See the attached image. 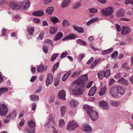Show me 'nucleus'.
Returning a JSON list of instances; mask_svg holds the SVG:
<instances>
[{
  "label": "nucleus",
  "mask_w": 133,
  "mask_h": 133,
  "mask_svg": "<svg viewBox=\"0 0 133 133\" xmlns=\"http://www.w3.org/2000/svg\"><path fill=\"white\" fill-rule=\"evenodd\" d=\"M73 28L75 31L79 33H83L84 32V29L82 28L78 27L76 25H74Z\"/></svg>",
  "instance_id": "a211bd4d"
},
{
  "label": "nucleus",
  "mask_w": 133,
  "mask_h": 133,
  "mask_svg": "<svg viewBox=\"0 0 133 133\" xmlns=\"http://www.w3.org/2000/svg\"><path fill=\"white\" fill-rule=\"evenodd\" d=\"M63 34L62 33L59 32L55 38V41H57L60 39L62 37Z\"/></svg>",
  "instance_id": "cd10ccee"
},
{
  "label": "nucleus",
  "mask_w": 133,
  "mask_h": 133,
  "mask_svg": "<svg viewBox=\"0 0 133 133\" xmlns=\"http://www.w3.org/2000/svg\"><path fill=\"white\" fill-rule=\"evenodd\" d=\"M96 91V87L94 86L92 87L89 91L88 95L90 96H93L95 94Z\"/></svg>",
  "instance_id": "dca6fc26"
},
{
  "label": "nucleus",
  "mask_w": 133,
  "mask_h": 133,
  "mask_svg": "<svg viewBox=\"0 0 133 133\" xmlns=\"http://www.w3.org/2000/svg\"><path fill=\"white\" fill-rule=\"evenodd\" d=\"M88 80L87 75H85L83 76L79 77L73 83L72 86V91L75 95H80L84 92L82 85Z\"/></svg>",
  "instance_id": "f257e3e1"
},
{
  "label": "nucleus",
  "mask_w": 133,
  "mask_h": 133,
  "mask_svg": "<svg viewBox=\"0 0 133 133\" xmlns=\"http://www.w3.org/2000/svg\"><path fill=\"white\" fill-rule=\"evenodd\" d=\"M105 71H103L98 73V78L100 79H102L104 77Z\"/></svg>",
  "instance_id": "f704fd0d"
},
{
  "label": "nucleus",
  "mask_w": 133,
  "mask_h": 133,
  "mask_svg": "<svg viewBox=\"0 0 133 133\" xmlns=\"http://www.w3.org/2000/svg\"><path fill=\"white\" fill-rule=\"evenodd\" d=\"M70 104L72 107H76L78 104V103L77 101L74 99L70 102Z\"/></svg>",
  "instance_id": "aec40b11"
},
{
  "label": "nucleus",
  "mask_w": 133,
  "mask_h": 133,
  "mask_svg": "<svg viewBox=\"0 0 133 133\" xmlns=\"http://www.w3.org/2000/svg\"><path fill=\"white\" fill-rule=\"evenodd\" d=\"M118 93L120 94H123L124 92V89L122 87L118 86L117 88Z\"/></svg>",
  "instance_id": "bb28decb"
},
{
  "label": "nucleus",
  "mask_w": 133,
  "mask_h": 133,
  "mask_svg": "<svg viewBox=\"0 0 133 133\" xmlns=\"http://www.w3.org/2000/svg\"><path fill=\"white\" fill-rule=\"evenodd\" d=\"M110 93L113 97H117L118 93L117 88L114 87H112L110 89Z\"/></svg>",
  "instance_id": "1a4fd4ad"
},
{
  "label": "nucleus",
  "mask_w": 133,
  "mask_h": 133,
  "mask_svg": "<svg viewBox=\"0 0 133 133\" xmlns=\"http://www.w3.org/2000/svg\"><path fill=\"white\" fill-rule=\"evenodd\" d=\"M101 59L99 58H97L95 59L94 61V63L97 65L101 61Z\"/></svg>",
  "instance_id": "680f3d73"
},
{
  "label": "nucleus",
  "mask_w": 133,
  "mask_h": 133,
  "mask_svg": "<svg viewBox=\"0 0 133 133\" xmlns=\"http://www.w3.org/2000/svg\"><path fill=\"white\" fill-rule=\"evenodd\" d=\"M76 42L77 43L83 46H85L87 44L85 42L80 39L77 40Z\"/></svg>",
  "instance_id": "2f4dec72"
},
{
  "label": "nucleus",
  "mask_w": 133,
  "mask_h": 133,
  "mask_svg": "<svg viewBox=\"0 0 133 133\" xmlns=\"http://www.w3.org/2000/svg\"><path fill=\"white\" fill-rule=\"evenodd\" d=\"M33 21L34 23L38 24L40 22V20L37 18H34L33 19Z\"/></svg>",
  "instance_id": "bf43d9fd"
},
{
  "label": "nucleus",
  "mask_w": 133,
  "mask_h": 133,
  "mask_svg": "<svg viewBox=\"0 0 133 133\" xmlns=\"http://www.w3.org/2000/svg\"><path fill=\"white\" fill-rule=\"evenodd\" d=\"M78 126V124L75 121H72L68 122L66 127V129L68 131H72L74 130Z\"/></svg>",
  "instance_id": "20e7f679"
},
{
  "label": "nucleus",
  "mask_w": 133,
  "mask_h": 133,
  "mask_svg": "<svg viewBox=\"0 0 133 133\" xmlns=\"http://www.w3.org/2000/svg\"><path fill=\"white\" fill-rule=\"evenodd\" d=\"M99 105L100 106L102 107L104 109H107L108 108V105L106 102L103 101H101L99 102Z\"/></svg>",
  "instance_id": "6ab92c4d"
},
{
  "label": "nucleus",
  "mask_w": 133,
  "mask_h": 133,
  "mask_svg": "<svg viewBox=\"0 0 133 133\" xmlns=\"http://www.w3.org/2000/svg\"><path fill=\"white\" fill-rule=\"evenodd\" d=\"M80 72L79 71L75 72L71 76L72 78H75L78 76L80 74Z\"/></svg>",
  "instance_id": "49530a36"
},
{
  "label": "nucleus",
  "mask_w": 133,
  "mask_h": 133,
  "mask_svg": "<svg viewBox=\"0 0 133 133\" xmlns=\"http://www.w3.org/2000/svg\"><path fill=\"white\" fill-rule=\"evenodd\" d=\"M115 26L117 28V30L119 32L121 30V28L120 26L118 24H115Z\"/></svg>",
  "instance_id": "6e6d98bb"
},
{
  "label": "nucleus",
  "mask_w": 133,
  "mask_h": 133,
  "mask_svg": "<svg viewBox=\"0 0 133 133\" xmlns=\"http://www.w3.org/2000/svg\"><path fill=\"white\" fill-rule=\"evenodd\" d=\"M90 12L91 13H95L97 12V10L94 8H91L89 10Z\"/></svg>",
  "instance_id": "a18cd8bd"
},
{
  "label": "nucleus",
  "mask_w": 133,
  "mask_h": 133,
  "mask_svg": "<svg viewBox=\"0 0 133 133\" xmlns=\"http://www.w3.org/2000/svg\"><path fill=\"white\" fill-rule=\"evenodd\" d=\"M83 130L85 132H90L91 130V128L89 125L85 124L83 126Z\"/></svg>",
  "instance_id": "412c9836"
},
{
  "label": "nucleus",
  "mask_w": 133,
  "mask_h": 133,
  "mask_svg": "<svg viewBox=\"0 0 133 133\" xmlns=\"http://www.w3.org/2000/svg\"><path fill=\"white\" fill-rule=\"evenodd\" d=\"M45 43H48L51 44L52 46V41L49 39H46L45 40Z\"/></svg>",
  "instance_id": "864d4df0"
},
{
  "label": "nucleus",
  "mask_w": 133,
  "mask_h": 133,
  "mask_svg": "<svg viewBox=\"0 0 133 133\" xmlns=\"http://www.w3.org/2000/svg\"><path fill=\"white\" fill-rule=\"evenodd\" d=\"M37 76H34L31 77V79H30V81L31 82H34L35 80L36 79Z\"/></svg>",
  "instance_id": "13d9d810"
},
{
  "label": "nucleus",
  "mask_w": 133,
  "mask_h": 133,
  "mask_svg": "<svg viewBox=\"0 0 133 133\" xmlns=\"http://www.w3.org/2000/svg\"><path fill=\"white\" fill-rule=\"evenodd\" d=\"M98 20V18H93L88 22L87 23V25L88 26H89L93 22L97 21Z\"/></svg>",
  "instance_id": "473e14b6"
},
{
  "label": "nucleus",
  "mask_w": 133,
  "mask_h": 133,
  "mask_svg": "<svg viewBox=\"0 0 133 133\" xmlns=\"http://www.w3.org/2000/svg\"><path fill=\"white\" fill-rule=\"evenodd\" d=\"M44 68V65H41L37 68V70L38 72H41L43 71Z\"/></svg>",
  "instance_id": "ea45409f"
},
{
  "label": "nucleus",
  "mask_w": 133,
  "mask_h": 133,
  "mask_svg": "<svg viewBox=\"0 0 133 133\" xmlns=\"http://www.w3.org/2000/svg\"><path fill=\"white\" fill-rule=\"evenodd\" d=\"M48 124H49L52 127L53 129L52 132L53 133H58V131L55 128L56 125V123L54 120V118L51 116H50L49 119Z\"/></svg>",
  "instance_id": "423d86ee"
},
{
  "label": "nucleus",
  "mask_w": 133,
  "mask_h": 133,
  "mask_svg": "<svg viewBox=\"0 0 133 133\" xmlns=\"http://www.w3.org/2000/svg\"><path fill=\"white\" fill-rule=\"evenodd\" d=\"M35 121L31 120L28 122V125L29 127V129H26V131L30 133H34L35 131Z\"/></svg>",
  "instance_id": "39448f33"
},
{
  "label": "nucleus",
  "mask_w": 133,
  "mask_h": 133,
  "mask_svg": "<svg viewBox=\"0 0 133 133\" xmlns=\"http://www.w3.org/2000/svg\"><path fill=\"white\" fill-rule=\"evenodd\" d=\"M128 66V64L127 63H124L122 65V66L123 69H125L127 68Z\"/></svg>",
  "instance_id": "e2e57ef3"
},
{
  "label": "nucleus",
  "mask_w": 133,
  "mask_h": 133,
  "mask_svg": "<svg viewBox=\"0 0 133 133\" xmlns=\"http://www.w3.org/2000/svg\"><path fill=\"white\" fill-rule=\"evenodd\" d=\"M54 10V8L52 6L48 8L46 10V12L48 14H51L53 12Z\"/></svg>",
  "instance_id": "b1692460"
},
{
  "label": "nucleus",
  "mask_w": 133,
  "mask_h": 133,
  "mask_svg": "<svg viewBox=\"0 0 133 133\" xmlns=\"http://www.w3.org/2000/svg\"><path fill=\"white\" fill-rule=\"evenodd\" d=\"M53 81V77L52 74H49L45 81L46 85V86L48 87L49 85L51 84Z\"/></svg>",
  "instance_id": "9d476101"
},
{
  "label": "nucleus",
  "mask_w": 133,
  "mask_h": 133,
  "mask_svg": "<svg viewBox=\"0 0 133 133\" xmlns=\"http://www.w3.org/2000/svg\"><path fill=\"white\" fill-rule=\"evenodd\" d=\"M44 14V12L43 11H39L35 12L32 14L33 15L41 16L43 15Z\"/></svg>",
  "instance_id": "393cba45"
},
{
  "label": "nucleus",
  "mask_w": 133,
  "mask_h": 133,
  "mask_svg": "<svg viewBox=\"0 0 133 133\" xmlns=\"http://www.w3.org/2000/svg\"><path fill=\"white\" fill-rule=\"evenodd\" d=\"M132 10V9H128L127 11V14L129 15H132L131 11Z\"/></svg>",
  "instance_id": "0e129e2a"
},
{
  "label": "nucleus",
  "mask_w": 133,
  "mask_h": 133,
  "mask_svg": "<svg viewBox=\"0 0 133 133\" xmlns=\"http://www.w3.org/2000/svg\"><path fill=\"white\" fill-rule=\"evenodd\" d=\"M71 73V71H69L65 74L63 76L62 79L63 81H65L70 75Z\"/></svg>",
  "instance_id": "5701e85b"
},
{
  "label": "nucleus",
  "mask_w": 133,
  "mask_h": 133,
  "mask_svg": "<svg viewBox=\"0 0 133 133\" xmlns=\"http://www.w3.org/2000/svg\"><path fill=\"white\" fill-rule=\"evenodd\" d=\"M111 104L114 106H117L119 104V102H116L114 101H112L111 102Z\"/></svg>",
  "instance_id": "09e8293b"
},
{
  "label": "nucleus",
  "mask_w": 133,
  "mask_h": 133,
  "mask_svg": "<svg viewBox=\"0 0 133 133\" xmlns=\"http://www.w3.org/2000/svg\"><path fill=\"white\" fill-rule=\"evenodd\" d=\"M59 63L58 62L57 63L54 65L52 68V72H54L57 69L59 66Z\"/></svg>",
  "instance_id": "79ce46f5"
},
{
  "label": "nucleus",
  "mask_w": 133,
  "mask_h": 133,
  "mask_svg": "<svg viewBox=\"0 0 133 133\" xmlns=\"http://www.w3.org/2000/svg\"><path fill=\"white\" fill-rule=\"evenodd\" d=\"M118 82L119 83L124 85L127 86L129 84L128 81L123 78H121L118 80Z\"/></svg>",
  "instance_id": "f3484780"
},
{
  "label": "nucleus",
  "mask_w": 133,
  "mask_h": 133,
  "mask_svg": "<svg viewBox=\"0 0 133 133\" xmlns=\"http://www.w3.org/2000/svg\"><path fill=\"white\" fill-rule=\"evenodd\" d=\"M59 127L60 128H62L65 124V121L64 119H61L59 121Z\"/></svg>",
  "instance_id": "72a5a7b5"
},
{
  "label": "nucleus",
  "mask_w": 133,
  "mask_h": 133,
  "mask_svg": "<svg viewBox=\"0 0 133 133\" xmlns=\"http://www.w3.org/2000/svg\"><path fill=\"white\" fill-rule=\"evenodd\" d=\"M104 77H108L109 76L110 74V72L109 70H108L106 72L105 71Z\"/></svg>",
  "instance_id": "603ef678"
},
{
  "label": "nucleus",
  "mask_w": 133,
  "mask_h": 133,
  "mask_svg": "<svg viewBox=\"0 0 133 133\" xmlns=\"http://www.w3.org/2000/svg\"><path fill=\"white\" fill-rule=\"evenodd\" d=\"M93 83V81H92L89 82L87 86V87L88 88H89L91 86Z\"/></svg>",
  "instance_id": "338daca9"
},
{
  "label": "nucleus",
  "mask_w": 133,
  "mask_h": 133,
  "mask_svg": "<svg viewBox=\"0 0 133 133\" xmlns=\"http://www.w3.org/2000/svg\"><path fill=\"white\" fill-rule=\"evenodd\" d=\"M114 11V10L112 7H108L102 9L101 14L103 16H110L113 13Z\"/></svg>",
  "instance_id": "7ed1b4c3"
},
{
  "label": "nucleus",
  "mask_w": 133,
  "mask_h": 133,
  "mask_svg": "<svg viewBox=\"0 0 133 133\" xmlns=\"http://www.w3.org/2000/svg\"><path fill=\"white\" fill-rule=\"evenodd\" d=\"M93 58L92 57H91L87 62V64H90L91 62L93 61Z\"/></svg>",
  "instance_id": "69168bd1"
},
{
  "label": "nucleus",
  "mask_w": 133,
  "mask_h": 133,
  "mask_svg": "<svg viewBox=\"0 0 133 133\" xmlns=\"http://www.w3.org/2000/svg\"><path fill=\"white\" fill-rule=\"evenodd\" d=\"M43 35H44L43 33H40L38 37V39L39 40H42L43 39Z\"/></svg>",
  "instance_id": "5fc2aeb1"
},
{
  "label": "nucleus",
  "mask_w": 133,
  "mask_h": 133,
  "mask_svg": "<svg viewBox=\"0 0 133 133\" xmlns=\"http://www.w3.org/2000/svg\"><path fill=\"white\" fill-rule=\"evenodd\" d=\"M118 52L117 51H114L112 54L111 57L114 58L116 57L118 55Z\"/></svg>",
  "instance_id": "3c124183"
},
{
  "label": "nucleus",
  "mask_w": 133,
  "mask_h": 133,
  "mask_svg": "<svg viewBox=\"0 0 133 133\" xmlns=\"http://www.w3.org/2000/svg\"><path fill=\"white\" fill-rule=\"evenodd\" d=\"M63 25L64 27H68L69 25L68 21L66 19H64L63 21Z\"/></svg>",
  "instance_id": "7c9ffc66"
},
{
  "label": "nucleus",
  "mask_w": 133,
  "mask_h": 133,
  "mask_svg": "<svg viewBox=\"0 0 133 133\" xmlns=\"http://www.w3.org/2000/svg\"><path fill=\"white\" fill-rule=\"evenodd\" d=\"M57 31V29L55 27H51L50 29V33L52 34H55Z\"/></svg>",
  "instance_id": "e433bc0d"
},
{
  "label": "nucleus",
  "mask_w": 133,
  "mask_h": 133,
  "mask_svg": "<svg viewBox=\"0 0 133 133\" xmlns=\"http://www.w3.org/2000/svg\"><path fill=\"white\" fill-rule=\"evenodd\" d=\"M50 20L52 22L54 23H57L59 21V20L57 18L54 17H52L51 18H50Z\"/></svg>",
  "instance_id": "4c0bfd02"
},
{
  "label": "nucleus",
  "mask_w": 133,
  "mask_h": 133,
  "mask_svg": "<svg viewBox=\"0 0 133 133\" xmlns=\"http://www.w3.org/2000/svg\"><path fill=\"white\" fill-rule=\"evenodd\" d=\"M28 31L30 34L32 35L34 31V28H33L29 27L28 28Z\"/></svg>",
  "instance_id": "a19ab883"
},
{
  "label": "nucleus",
  "mask_w": 133,
  "mask_h": 133,
  "mask_svg": "<svg viewBox=\"0 0 133 133\" xmlns=\"http://www.w3.org/2000/svg\"><path fill=\"white\" fill-rule=\"evenodd\" d=\"M106 89L105 86H104L103 87L101 88L99 92V95L100 96H102L104 94L106 91Z\"/></svg>",
  "instance_id": "a878e982"
},
{
  "label": "nucleus",
  "mask_w": 133,
  "mask_h": 133,
  "mask_svg": "<svg viewBox=\"0 0 133 133\" xmlns=\"http://www.w3.org/2000/svg\"><path fill=\"white\" fill-rule=\"evenodd\" d=\"M10 7L12 9L15 10L20 9V5L15 2H11L9 4Z\"/></svg>",
  "instance_id": "f8f14e48"
},
{
  "label": "nucleus",
  "mask_w": 133,
  "mask_h": 133,
  "mask_svg": "<svg viewBox=\"0 0 133 133\" xmlns=\"http://www.w3.org/2000/svg\"><path fill=\"white\" fill-rule=\"evenodd\" d=\"M59 83V80L58 79H56L55 81L54 85L56 86H57Z\"/></svg>",
  "instance_id": "4d7b16f0"
},
{
  "label": "nucleus",
  "mask_w": 133,
  "mask_h": 133,
  "mask_svg": "<svg viewBox=\"0 0 133 133\" xmlns=\"http://www.w3.org/2000/svg\"><path fill=\"white\" fill-rule=\"evenodd\" d=\"M83 108L89 114L92 120L95 121L98 119V113L95 111L93 110L91 107L87 105H85L83 106Z\"/></svg>",
  "instance_id": "f03ea898"
},
{
  "label": "nucleus",
  "mask_w": 133,
  "mask_h": 133,
  "mask_svg": "<svg viewBox=\"0 0 133 133\" xmlns=\"http://www.w3.org/2000/svg\"><path fill=\"white\" fill-rule=\"evenodd\" d=\"M8 111L6 106L4 104H2L0 106V114L2 116L6 115Z\"/></svg>",
  "instance_id": "6e6552de"
},
{
  "label": "nucleus",
  "mask_w": 133,
  "mask_h": 133,
  "mask_svg": "<svg viewBox=\"0 0 133 133\" xmlns=\"http://www.w3.org/2000/svg\"><path fill=\"white\" fill-rule=\"evenodd\" d=\"M68 54L67 52L65 51V52H63L62 54L61 58H63L65 57Z\"/></svg>",
  "instance_id": "052dcab7"
},
{
  "label": "nucleus",
  "mask_w": 133,
  "mask_h": 133,
  "mask_svg": "<svg viewBox=\"0 0 133 133\" xmlns=\"http://www.w3.org/2000/svg\"><path fill=\"white\" fill-rule=\"evenodd\" d=\"M131 31V29L128 26H123L122 28V33L123 35L129 34Z\"/></svg>",
  "instance_id": "9b49d317"
},
{
  "label": "nucleus",
  "mask_w": 133,
  "mask_h": 133,
  "mask_svg": "<svg viewBox=\"0 0 133 133\" xmlns=\"http://www.w3.org/2000/svg\"><path fill=\"white\" fill-rule=\"evenodd\" d=\"M48 46L47 45H45L43 46V50L46 54L48 53Z\"/></svg>",
  "instance_id": "c03bdc74"
},
{
  "label": "nucleus",
  "mask_w": 133,
  "mask_h": 133,
  "mask_svg": "<svg viewBox=\"0 0 133 133\" xmlns=\"http://www.w3.org/2000/svg\"><path fill=\"white\" fill-rule=\"evenodd\" d=\"M20 9L24 10L27 9L30 5V2L28 1H23L20 3Z\"/></svg>",
  "instance_id": "0eeeda50"
},
{
  "label": "nucleus",
  "mask_w": 133,
  "mask_h": 133,
  "mask_svg": "<svg viewBox=\"0 0 133 133\" xmlns=\"http://www.w3.org/2000/svg\"><path fill=\"white\" fill-rule=\"evenodd\" d=\"M66 109L65 106L62 107L61 108V111L62 116H63L66 112Z\"/></svg>",
  "instance_id": "58836bf2"
},
{
  "label": "nucleus",
  "mask_w": 133,
  "mask_h": 133,
  "mask_svg": "<svg viewBox=\"0 0 133 133\" xmlns=\"http://www.w3.org/2000/svg\"><path fill=\"white\" fill-rule=\"evenodd\" d=\"M113 50L112 48H110L108 50H104L102 51V55H105L106 54L110 53Z\"/></svg>",
  "instance_id": "c9c22d12"
},
{
  "label": "nucleus",
  "mask_w": 133,
  "mask_h": 133,
  "mask_svg": "<svg viewBox=\"0 0 133 133\" xmlns=\"http://www.w3.org/2000/svg\"><path fill=\"white\" fill-rule=\"evenodd\" d=\"M125 15L124 10L122 9H119L116 12V15L117 17H123Z\"/></svg>",
  "instance_id": "4468645a"
},
{
  "label": "nucleus",
  "mask_w": 133,
  "mask_h": 133,
  "mask_svg": "<svg viewBox=\"0 0 133 133\" xmlns=\"http://www.w3.org/2000/svg\"><path fill=\"white\" fill-rule=\"evenodd\" d=\"M77 37V36L75 34L72 33L68 35H67L63 39V41H65L66 40H69L72 39H73L76 38Z\"/></svg>",
  "instance_id": "2eb2a0df"
},
{
  "label": "nucleus",
  "mask_w": 133,
  "mask_h": 133,
  "mask_svg": "<svg viewBox=\"0 0 133 133\" xmlns=\"http://www.w3.org/2000/svg\"><path fill=\"white\" fill-rule=\"evenodd\" d=\"M70 2L71 0H64L62 5V7L65 8L67 6Z\"/></svg>",
  "instance_id": "4be33fe9"
},
{
  "label": "nucleus",
  "mask_w": 133,
  "mask_h": 133,
  "mask_svg": "<svg viewBox=\"0 0 133 133\" xmlns=\"http://www.w3.org/2000/svg\"><path fill=\"white\" fill-rule=\"evenodd\" d=\"M8 90V89L6 88H3L0 89V96L3 94Z\"/></svg>",
  "instance_id": "c756f323"
},
{
  "label": "nucleus",
  "mask_w": 133,
  "mask_h": 133,
  "mask_svg": "<svg viewBox=\"0 0 133 133\" xmlns=\"http://www.w3.org/2000/svg\"><path fill=\"white\" fill-rule=\"evenodd\" d=\"M125 3L126 5H128L129 4H133V0H125Z\"/></svg>",
  "instance_id": "8fccbe9b"
},
{
  "label": "nucleus",
  "mask_w": 133,
  "mask_h": 133,
  "mask_svg": "<svg viewBox=\"0 0 133 133\" xmlns=\"http://www.w3.org/2000/svg\"><path fill=\"white\" fill-rule=\"evenodd\" d=\"M58 55V54L55 53L52 56L51 60V61H53L56 58Z\"/></svg>",
  "instance_id": "37998d69"
},
{
  "label": "nucleus",
  "mask_w": 133,
  "mask_h": 133,
  "mask_svg": "<svg viewBox=\"0 0 133 133\" xmlns=\"http://www.w3.org/2000/svg\"><path fill=\"white\" fill-rule=\"evenodd\" d=\"M30 98L31 100L37 101L39 99V97L37 95H33L31 96L30 97Z\"/></svg>",
  "instance_id": "c85d7f7f"
},
{
  "label": "nucleus",
  "mask_w": 133,
  "mask_h": 133,
  "mask_svg": "<svg viewBox=\"0 0 133 133\" xmlns=\"http://www.w3.org/2000/svg\"><path fill=\"white\" fill-rule=\"evenodd\" d=\"M80 5V3L79 2H77L75 3L74 6L73 8L74 9H76L78 8L79 7Z\"/></svg>",
  "instance_id": "de8ad7c7"
},
{
  "label": "nucleus",
  "mask_w": 133,
  "mask_h": 133,
  "mask_svg": "<svg viewBox=\"0 0 133 133\" xmlns=\"http://www.w3.org/2000/svg\"><path fill=\"white\" fill-rule=\"evenodd\" d=\"M66 92L64 90L59 91L58 92V97L59 98L64 100L65 99Z\"/></svg>",
  "instance_id": "ddd939ff"
},
{
  "label": "nucleus",
  "mask_w": 133,
  "mask_h": 133,
  "mask_svg": "<svg viewBox=\"0 0 133 133\" xmlns=\"http://www.w3.org/2000/svg\"><path fill=\"white\" fill-rule=\"evenodd\" d=\"M114 82L115 80L114 79H111L110 81L109 85H112Z\"/></svg>",
  "instance_id": "774afa93"
}]
</instances>
